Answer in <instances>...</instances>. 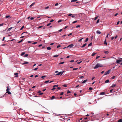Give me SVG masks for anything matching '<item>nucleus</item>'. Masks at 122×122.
I'll use <instances>...</instances> for the list:
<instances>
[{
  "mask_svg": "<svg viewBox=\"0 0 122 122\" xmlns=\"http://www.w3.org/2000/svg\"><path fill=\"white\" fill-rule=\"evenodd\" d=\"M51 24V23H49L47 25V26H49Z\"/></svg>",
  "mask_w": 122,
  "mask_h": 122,
  "instance_id": "obj_64",
  "label": "nucleus"
},
{
  "mask_svg": "<svg viewBox=\"0 0 122 122\" xmlns=\"http://www.w3.org/2000/svg\"><path fill=\"white\" fill-rule=\"evenodd\" d=\"M71 93V92L69 91H68L67 92V94L70 93Z\"/></svg>",
  "mask_w": 122,
  "mask_h": 122,
  "instance_id": "obj_48",
  "label": "nucleus"
},
{
  "mask_svg": "<svg viewBox=\"0 0 122 122\" xmlns=\"http://www.w3.org/2000/svg\"><path fill=\"white\" fill-rule=\"evenodd\" d=\"M86 45V43H85L82 46H81V48H82L83 47H84Z\"/></svg>",
  "mask_w": 122,
  "mask_h": 122,
  "instance_id": "obj_11",
  "label": "nucleus"
},
{
  "mask_svg": "<svg viewBox=\"0 0 122 122\" xmlns=\"http://www.w3.org/2000/svg\"><path fill=\"white\" fill-rule=\"evenodd\" d=\"M63 92H61V94H60V95H63Z\"/></svg>",
  "mask_w": 122,
  "mask_h": 122,
  "instance_id": "obj_52",
  "label": "nucleus"
},
{
  "mask_svg": "<svg viewBox=\"0 0 122 122\" xmlns=\"http://www.w3.org/2000/svg\"><path fill=\"white\" fill-rule=\"evenodd\" d=\"M27 33V32H24L22 33L21 34V35H22L23 34H25V33Z\"/></svg>",
  "mask_w": 122,
  "mask_h": 122,
  "instance_id": "obj_40",
  "label": "nucleus"
},
{
  "mask_svg": "<svg viewBox=\"0 0 122 122\" xmlns=\"http://www.w3.org/2000/svg\"><path fill=\"white\" fill-rule=\"evenodd\" d=\"M87 81V80H84V81L82 82V83H85Z\"/></svg>",
  "mask_w": 122,
  "mask_h": 122,
  "instance_id": "obj_13",
  "label": "nucleus"
},
{
  "mask_svg": "<svg viewBox=\"0 0 122 122\" xmlns=\"http://www.w3.org/2000/svg\"><path fill=\"white\" fill-rule=\"evenodd\" d=\"M93 88L91 87H89V90H91Z\"/></svg>",
  "mask_w": 122,
  "mask_h": 122,
  "instance_id": "obj_37",
  "label": "nucleus"
},
{
  "mask_svg": "<svg viewBox=\"0 0 122 122\" xmlns=\"http://www.w3.org/2000/svg\"><path fill=\"white\" fill-rule=\"evenodd\" d=\"M14 74L15 75H16V76H15V77H18V76L17 75L18 74V73H14Z\"/></svg>",
  "mask_w": 122,
  "mask_h": 122,
  "instance_id": "obj_7",
  "label": "nucleus"
},
{
  "mask_svg": "<svg viewBox=\"0 0 122 122\" xmlns=\"http://www.w3.org/2000/svg\"><path fill=\"white\" fill-rule=\"evenodd\" d=\"M83 39V38H81V39H80V40H78V42H80Z\"/></svg>",
  "mask_w": 122,
  "mask_h": 122,
  "instance_id": "obj_45",
  "label": "nucleus"
},
{
  "mask_svg": "<svg viewBox=\"0 0 122 122\" xmlns=\"http://www.w3.org/2000/svg\"><path fill=\"white\" fill-rule=\"evenodd\" d=\"M88 38H87L86 39V40H85V42H86L87 41H88Z\"/></svg>",
  "mask_w": 122,
  "mask_h": 122,
  "instance_id": "obj_31",
  "label": "nucleus"
},
{
  "mask_svg": "<svg viewBox=\"0 0 122 122\" xmlns=\"http://www.w3.org/2000/svg\"><path fill=\"white\" fill-rule=\"evenodd\" d=\"M58 56V55H55L53 56V57H57Z\"/></svg>",
  "mask_w": 122,
  "mask_h": 122,
  "instance_id": "obj_27",
  "label": "nucleus"
},
{
  "mask_svg": "<svg viewBox=\"0 0 122 122\" xmlns=\"http://www.w3.org/2000/svg\"><path fill=\"white\" fill-rule=\"evenodd\" d=\"M12 28V27L8 29L7 31H9Z\"/></svg>",
  "mask_w": 122,
  "mask_h": 122,
  "instance_id": "obj_23",
  "label": "nucleus"
},
{
  "mask_svg": "<svg viewBox=\"0 0 122 122\" xmlns=\"http://www.w3.org/2000/svg\"><path fill=\"white\" fill-rule=\"evenodd\" d=\"M29 63L27 61H25L24 63H23V64H28Z\"/></svg>",
  "mask_w": 122,
  "mask_h": 122,
  "instance_id": "obj_17",
  "label": "nucleus"
},
{
  "mask_svg": "<svg viewBox=\"0 0 122 122\" xmlns=\"http://www.w3.org/2000/svg\"><path fill=\"white\" fill-rule=\"evenodd\" d=\"M111 71V70H108V71H107L105 72L104 73V75H107V74H109V73H110V72Z\"/></svg>",
  "mask_w": 122,
  "mask_h": 122,
  "instance_id": "obj_2",
  "label": "nucleus"
},
{
  "mask_svg": "<svg viewBox=\"0 0 122 122\" xmlns=\"http://www.w3.org/2000/svg\"><path fill=\"white\" fill-rule=\"evenodd\" d=\"M116 86V84H113L112 85V86H111L112 87H115Z\"/></svg>",
  "mask_w": 122,
  "mask_h": 122,
  "instance_id": "obj_12",
  "label": "nucleus"
},
{
  "mask_svg": "<svg viewBox=\"0 0 122 122\" xmlns=\"http://www.w3.org/2000/svg\"><path fill=\"white\" fill-rule=\"evenodd\" d=\"M115 76H113L112 77V79H114L115 77Z\"/></svg>",
  "mask_w": 122,
  "mask_h": 122,
  "instance_id": "obj_38",
  "label": "nucleus"
},
{
  "mask_svg": "<svg viewBox=\"0 0 122 122\" xmlns=\"http://www.w3.org/2000/svg\"><path fill=\"white\" fill-rule=\"evenodd\" d=\"M64 72V71H63L62 72V71H60V72L56 74L57 75H61L63 74V73Z\"/></svg>",
  "mask_w": 122,
  "mask_h": 122,
  "instance_id": "obj_3",
  "label": "nucleus"
},
{
  "mask_svg": "<svg viewBox=\"0 0 122 122\" xmlns=\"http://www.w3.org/2000/svg\"><path fill=\"white\" fill-rule=\"evenodd\" d=\"M121 61H122V60H121V59H120L117 60L116 62L118 64Z\"/></svg>",
  "mask_w": 122,
  "mask_h": 122,
  "instance_id": "obj_5",
  "label": "nucleus"
},
{
  "mask_svg": "<svg viewBox=\"0 0 122 122\" xmlns=\"http://www.w3.org/2000/svg\"><path fill=\"white\" fill-rule=\"evenodd\" d=\"M58 5V3H57L55 5V6H57V5Z\"/></svg>",
  "mask_w": 122,
  "mask_h": 122,
  "instance_id": "obj_54",
  "label": "nucleus"
},
{
  "mask_svg": "<svg viewBox=\"0 0 122 122\" xmlns=\"http://www.w3.org/2000/svg\"><path fill=\"white\" fill-rule=\"evenodd\" d=\"M10 90L9 88L8 87V86L7 87V89L6 90V92L7 91H9Z\"/></svg>",
  "mask_w": 122,
  "mask_h": 122,
  "instance_id": "obj_14",
  "label": "nucleus"
},
{
  "mask_svg": "<svg viewBox=\"0 0 122 122\" xmlns=\"http://www.w3.org/2000/svg\"><path fill=\"white\" fill-rule=\"evenodd\" d=\"M56 89V88H55V87H53V88L51 89V90L52 91H54Z\"/></svg>",
  "mask_w": 122,
  "mask_h": 122,
  "instance_id": "obj_44",
  "label": "nucleus"
},
{
  "mask_svg": "<svg viewBox=\"0 0 122 122\" xmlns=\"http://www.w3.org/2000/svg\"><path fill=\"white\" fill-rule=\"evenodd\" d=\"M6 94L8 93L9 94H11V92L9 91L6 92Z\"/></svg>",
  "mask_w": 122,
  "mask_h": 122,
  "instance_id": "obj_19",
  "label": "nucleus"
},
{
  "mask_svg": "<svg viewBox=\"0 0 122 122\" xmlns=\"http://www.w3.org/2000/svg\"><path fill=\"white\" fill-rule=\"evenodd\" d=\"M82 2L85 4H86L89 3V2H86L85 0H83L82 1Z\"/></svg>",
  "mask_w": 122,
  "mask_h": 122,
  "instance_id": "obj_10",
  "label": "nucleus"
},
{
  "mask_svg": "<svg viewBox=\"0 0 122 122\" xmlns=\"http://www.w3.org/2000/svg\"><path fill=\"white\" fill-rule=\"evenodd\" d=\"M9 17H10V16L9 15H7V16H5V17L6 18H8Z\"/></svg>",
  "mask_w": 122,
  "mask_h": 122,
  "instance_id": "obj_58",
  "label": "nucleus"
},
{
  "mask_svg": "<svg viewBox=\"0 0 122 122\" xmlns=\"http://www.w3.org/2000/svg\"><path fill=\"white\" fill-rule=\"evenodd\" d=\"M104 52L105 54H108V51H105Z\"/></svg>",
  "mask_w": 122,
  "mask_h": 122,
  "instance_id": "obj_39",
  "label": "nucleus"
},
{
  "mask_svg": "<svg viewBox=\"0 0 122 122\" xmlns=\"http://www.w3.org/2000/svg\"><path fill=\"white\" fill-rule=\"evenodd\" d=\"M82 61H81L80 62H77V64H80V63H81V62H82Z\"/></svg>",
  "mask_w": 122,
  "mask_h": 122,
  "instance_id": "obj_43",
  "label": "nucleus"
},
{
  "mask_svg": "<svg viewBox=\"0 0 122 122\" xmlns=\"http://www.w3.org/2000/svg\"><path fill=\"white\" fill-rule=\"evenodd\" d=\"M61 89V88L60 87H58L57 88V89L58 90H60Z\"/></svg>",
  "mask_w": 122,
  "mask_h": 122,
  "instance_id": "obj_61",
  "label": "nucleus"
},
{
  "mask_svg": "<svg viewBox=\"0 0 122 122\" xmlns=\"http://www.w3.org/2000/svg\"><path fill=\"white\" fill-rule=\"evenodd\" d=\"M96 53H93L92 54V56H94L96 54Z\"/></svg>",
  "mask_w": 122,
  "mask_h": 122,
  "instance_id": "obj_32",
  "label": "nucleus"
},
{
  "mask_svg": "<svg viewBox=\"0 0 122 122\" xmlns=\"http://www.w3.org/2000/svg\"><path fill=\"white\" fill-rule=\"evenodd\" d=\"M49 7V6H47L45 7V9H48Z\"/></svg>",
  "mask_w": 122,
  "mask_h": 122,
  "instance_id": "obj_50",
  "label": "nucleus"
},
{
  "mask_svg": "<svg viewBox=\"0 0 122 122\" xmlns=\"http://www.w3.org/2000/svg\"><path fill=\"white\" fill-rule=\"evenodd\" d=\"M25 53V52H22L21 54V56H23V55Z\"/></svg>",
  "mask_w": 122,
  "mask_h": 122,
  "instance_id": "obj_22",
  "label": "nucleus"
},
{
  "mask_svg": "<svg viewBox=\"0 0 122 122\" xmlns=\"http://www.w3.org/2000/svg\"><path fill=\"white\" fill-rule=\"evenodd\" d=\"M38 93H40L39 95H42L43 94V93H41V91H39L38 92Z\"/></svg>",
  "mask_w": 122,
  "mask_h": 122,
  "instance_id": "obj_9",
  "label": "nucleus"
},
{
  "mask_svg": "<svg viewBox=\"0 0 122 122\" xmlns=\"http://www.w3.org/2000/svg\"><path fill=\"white\" fill-rule=\"evenodd\" d=\"M23 39H22V40H20V41H18V43H20L21 42H22V41H23Z\"/></svg>",
  "mask_w": 122,
  "mask_h": 122,
  "instance_id": "obj_33",
  "label": "nucleus"
},
{
  "mask_svg": "<svg viewBox=\"0 0 122 122\" xmlns=\"http://www.w3.org/2000/svg\"><path fill=\"white\" fill-rule=\"evenodd\" d=\"M98 18V16H96V17H95L94 18V20H97V19Z\"/></svg>",
  "mask_w": 122,
  "mask_h": 122,
  "instance_id": "obj_42",
  "label": "nucleus"
},
{
  "mask_svg": "<svg viewBox=\"0 0 122 122\" xmlns=\"http://www.w3.org/2000/svg\"><path fill=\"white\" fill-rule=\"evenodd\" d=\"M3 25H5V24H4L3 23H2L1 24H0V26H3Z\"/></svg>",
  "mask_w": 122,
  "mask_h": 122,
  "instance_id": "obj_41",
  "label": "nucleus"
},
{
  "mask_svg": "<svg viewBox=\"0 0 122 122\" xmlns=\"http://www.w3.org/2000/svg\"><path fill=\"white\" fill-rule=\"evenodd\" d=\"M109 80H107L105 81V83H107L109 82Z\"/></svg>",
  "mask_w": 122,
  "mask_h": 122,
  "instance_id": "obj_18",
  "label": "nucleus"
},
{
  "mask_svg": "<svg viewBox=\"0 0 122 122\" xmlns=\"http://www.w3.org/2000/svg\"><path fill=\"white\" fill-rule=\"evenodd\" d=\"M117 122H122V119H120L118 120Z\"/></svg>",
  "mask_w": 122,
  "mask_h": 122,
  "instance_id": "obj_24",
  "label": "nucleus"
},
{
  "mask_svg": "<svg viewBox=\"0 0 122 122\" xmlns=\"http://www.w3.org/2000/svg\"><path fill=\"white\" fill-rule=\"evenodd\" d=\"M49 80L47 81H46L45 82V83H48L49 82Z\"/></svg>",
  "mask_w": 122,
  "mask_h": 122,
  "instance_id": "obj_57",
  "label": "nucleus"
},
{
  "mask_svg": "<svg viewBox=\"0 0 122 122\" xmlns=\"http://www.w3.org/2000/svg\"><path fill=\"white\" fill-rule=\"evenodd\" d=\"M63 86L64 87H67V85H66V84H64V85H63Z\"/></svg>",
  "mask_w": 122,
  "mask_h": 122,
  "instance_id": "obj_47",
  "label": "nucleus"
},
{
  "mask_svg": "<svg viewBox=\"0 0 122 122\" xmlns=\"http://www.w3.org/2000/svg\"><path fill=\"white\" fill-rule=\"evenodd\" d=\"M38 68H36L34 69V71H36V70L38 69Z\"/></svg>",
  "mask_w": 122,
  "mask_h": 122,
  "instance_id": "obj_60",
  "label": "nucleus"
},
{
  "mask_svg": "<svg viewBox=\"0 0 122 122\" xmlns=\"http://www.w3.org/2000/svg\"><path fill=\"white\" fill-rule=\"evenodd\" d=\"M96 33L97 34H100L101 33V32L100 31L97 30L96 31Z\"/></svg>",
  "mask_w": 122,
  "mask_h": 122,
  "instance_id": "obj_8",
  "label": "nucleus"
},
{
  "mask_svg": "<svg viewBox=\"0 0 122 122\" xmlns=\"http://www.w3.org/2000/svg\"><path fill=\"white\" fill-rule=\"evenodd\" d=\"M77 0H72L71 1V2H73L76 1Z\"/></svg>",
  "mask_w": 122,
  "mask_h": 122,
  "instance_id": "obj_29",
  "label": "nucleus"
},
{
  "mask_svg": "<svg viewBox=\"0 0 122 122\" xmlns=\"http://www.w3.org/2000/svg\"><path fill=\"white\" fill-rule=\"evenodd\" d=\"M99 20H100L99 19H98L96 23L97 24L98 23L99 21Z\"/></svg>",
  "mask_w": 122,
  "mask_h": 122,
  "instance_id": "obj_34",
  "label": "nucleus"
},
{
  "mask_svg": "<svg viewBox=\"0 0 122 122\" xmlns=\"http://www.w3.org/2000/svg\"><path fill=\"white\" fill-rule=\"evenodd\" d=\"M64 63H65V62L64 61H63V62H61L60 63H59V64H62Z\"/></svg>",
  "mask_w": 122,
  "mask_h": 122,
  "instance_id": "obj_30",
  "label": "nucleus"
},
{
  "mask_svg": "<svg viewBox=\"0 0 122 122\" xmlns=\"http://www.w3.org/2000/svg\"><path fill=\"white\" fill-rule=\"evenodd\" d=\"M73 46V44H71L69 46H67V47L69 48H71Z\"/></svg>",
  "mask_w": 122,
  "mask_h": 122,
  "instance_id": "obj_4",
  "label": "nucleus"
},
{
  "mask_svg": "<svg viewBox=\"0 0 122 122\" xmlns=\"http://www.w3.org/2000/svg\"><path fill=\"white\" fill-rule=\"evenodd\" d=\"M58 86V85H55L54 86H53V87H56V86L57 87Z\"/></svg>",
  "mask_w": 122,
  "mask_h": 122,
  "instance_id": "obj_51",
  "label": "nucleus"
},
{
  "mask_svg": "<svg viewBox=\"0 0 122 122\" xmlns=\"http://www.w3.org/2000/svg\"><path fill=\"white\" fill-rule=\"evenodd\" d=\"M77 22V20H76V21H73L72 23V24H74V23H76V22Z\"/></svg>",
  "mask_w": 122,
  "mask_h": 122,
  "instance_id": "obj_35",
  "label": "nucleus"
},
{
  "mask_svg": "<svg viewBox=\"0 0 122 122\" xmlns=\"http://www.w3.org/2000/svg\"><path fill=\"white\" fill-rule=\"evenodd\" d=\"M103 66L100 63H97L94 67V69H97L99 67H102Z\"/></svg>",
  "mask_w": 122,
  "mask_h": 122,
  "instance_id": "obj_1",
  "label": "nucleus"
},
{
  "mask_svg": "<svg viewBox=\"0 0 122 122\" xmlns=\"http://www.w3.org/2000/svg\"><path fill=\"white\" fill-rule=\"evenodd\" d=\"M62 21V20H58V23H59L61 22Z\"/></svg>",
  "mask_w": 122,
  "mask_h": 122,
  "instance_id": "obj_49",
  "label": "nucleus"
},
{
  "mask_svg": "<svg viewBox=\"0 0 122 122\" xmlns=\"http://www.w3.org/2000/svg\"><path fill=\"white\" fill-rule=\"evenodd\" d=\"M42 26H39L38 27V29H39V28H40L41 27H42Z\"/></svg>",
  "mask_w": 122,
  "mask_h": 122,
  "instance_id": "obj_56",
  "label": "nucleus"
},
{
  "mask_svg": "<svg viewBox=\"0 0 122 122\" xmlns=\"http://www.w3.org/2000/svg\"><path fill=\"white\" fill-rule=\"evenodd\" d=\"M80 25H77L76 26V28H78V27H80Z\"/></svg>",
  "mask_w": 122,
  "mask_h": 122,
  "instance_id": "obj_55",
  "label": "nucleus"
},
{
  "mask_svg": "<svg viewBox=\"0 0 122 122\" xmlns=\"http://www.w3.org/2000/svg\"><path fill=\"white\" fill-rule=\"evenodd\" d=\"M7 94L5 93L4 95H3V96H2L1 97H0V98H2L3 97H5L6 96H7Z\"/></svg>",
  "mask_w": 122,
  "mask_h": 122,
  "instance_id": "obj_6",
  "label": "nucleus"
},
{
  "mask_svg": "<svg viewBox=\"0 0 122 122\" xmlns=\"http://www.w3.org/2000/svg\"><path fill=\"white\" fill-rule=\"evenodd\" d=\"M47 49L48 50H50L51 49V48L50 47H48L47 48Z\"/></svg>",
  "mask_w": 122,
  "mask_h": 122,
  "instance_id": "obj_20",
  "label": "nucleus"
},
{
  "mask_svg": "<svg viewBox=\"0 0 122 122\" xmlns=\"http://www.w3.org/2000/svg\"><path fill=\"white\" fill-rule=\"evenodd\" d=\"M114 38V37L113 36H112L111 37V39L112 40H113Z\"/></svg>",
  "mask_w": 122,
  "mask_h": 122,
  "instance_id": "obj_63",
  "label": "nucleus"
},
{
  "mask_svg": "<svg viewBox=\"0 0 122 122\" xmlns=\"http://www.w3.org/2000/svg\"><path fill=\"white\" fill-rule=\"evenodd\" d=\"M119 22H120V21H118L117 23V25H118L119 24Z\"/></svg>",
  "mask_w": 122,
  "mask_h": 122,
  "instance_id": "obj_62",
  "label": "nucleus"
},
{
  "mask_svg": "<svg viewBox=\"0 0 122 122\" xmlns=\"http://www.w3.org/2000/svg\"><path fill=\"white\" fill-rule=\"evenodd\" d=\"M61 46L60 45H58L57 46V48H58L59 47H60Z\"/></svg>",
  "mask_w": 122,
  "mask_h": 122,
  "instance_id": "obj_59",
  "label": "nucleus"
},
{
  "mask_svg": "<svg viewBox=\"0 0 122 122\" xmlns=\"http://www.w3.org/2000/svg\"><path fill=\"white\" fill-rule=\"evenodd\" d=\"M104 44H106L107 45V43L106 42V39H105V40L104 42Z\"/></svg>",
  "mask_w": 122,
  "mask_h": 122,
  "instance_id": "obj_15",
  "label": "nucleus"
},
{
  "mask_svg": "<svg viewBox=\"0 0 122 122\" xmlns=\"http://www.w3.org/2000/svg\"><path fill=\"white\" fill-rule=\"evenodd\" d=\"M78 69V68H74L73 69V70H77Z\"/></svg>",
  "mask_w": 122,
  "mask_h": 122,
  "instance_id": "obj_36",
  "label": "nucleus"
},
{
  "mask_svg": "<svg viewBox=\"0 0 122 122\" xmlns=\"http://www.w3.org/2000/svg\"><path fill=\"white\" fill-rule=\"evenodd\" d=\"M35 2H34V3H33L31 4L30 5V8H31V7L33 5H34V4H35Z\"/></svg>",
  "mask_w": 122,
  "mask_h": 122,
  "instance_id": "obj_16",
  "label": "nucleus"
},
{
  "mask_svg": "<svg viewBox=\"0 0 122 122\" xmlns=\"http://www.w3.org/2000/svg\"><path fill=\"white\" fill-rule=\"evenodd\" d=\"M28 55L27 54H25L24 56V57H27L28 56Z\"/></svg>",
  "mask_w": 122,
  "mask_h": 122,
  "instance_id": "obj_28",
  "label": "nucleus"
},
{
  "mask_svg": "<svg viewBox=\"0 0 122 122\" xmlns=\"http://www.w3.org/2000/svg\"><path fill=\"white\" fill-rule=\"evenodd\" d=\"M55 98V97L54 96H52V97L51 98V100L53 99H54V98Z\"/></svg>",
  "mask_w": 122,
  "mask_h": 122,
  "instance_id": "obj_25",
  "label": "nucleus"
},
{
  "mask_svg": "<svg viewBox=\"0 0 122 122\" xmlns=\"http://www.w3.org/2000/svg\"><path fill=\"white\" fill-rule=\"evenodd\" d=\"M24 28V26H22V27H21V28H20V30H22V29H23V28Z\"/></svg>",
  "mask_w": 122,
  "mask_h": 122,
  "instance_id": "obj_46",
  "label": "nucleus"
},
{
  "mask_svg": "<svg viewBox=\"0 0 122 122\" xmlns=\"http://www.w3.org/2000/svg\"><path fill=\"white\" fill-rule=\"evenodd\" d=\"M104 94H105V93L104 92H101L100 93V94L101 95H104Z\"/></svg>",
  "mask_w": 122,
  "mask_h": 122,
  "instance_id": "obj_26",
  "label": "nucleus"
},
{
  "mask_svg": "<svg viewBox=\"0 0 122 122\" xmlns=\"http://www.w3.org/2000/svg\"><path fill=\"white\" fill-rule=\"evenodd\" d=\"M74 61V60H71L70 62H73Z\"/></svg>",
  "mask_w": 122,
  "mask_h": 122,
  "instance_id": "obj_53",
  "label": "nucleus"
},
{
  "mask_svg": "<svg viewBox=\"0 0 122 122\" xmlns=\"http://www.w3.org/2000/svg\"><path fill=\"white\" fill-rule=\"evenodd\" d=\"M92 45V42L90 43V44L88 45V46L89 47L90 46H91Z\"/></svg>",
  "mask_w": 122,
  "mask_h": 122,
  "instance_id": "obj_21",
  "label": "nucleus"
}]
</instances>
